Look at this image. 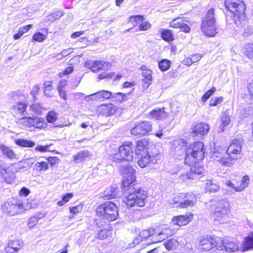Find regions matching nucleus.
<instances>
[{
    "label": "nucleus",
    "instance_id": "42",
    "mask_svg": "<svg viewBox=\"0 0 253 253\" xmlns=\"http://www.w3.org/2000/svg\"><path fill=\"white\" fill-rule=\"evenodd\" d=\"M165 246L168 250H174L178 247V242L176 240L171 239L166 242L165 243Z\"/></svg>",
    "mask_w": 253,
    "mask_h": 253
},
{
    "label": "nucleus",
    "instance_id": "25",
    "mask_svg": "<svg viewBox=\"0 0 253 253\" xmlns=\"http://www.w3.org/2000/svg\"><path fill=\"white\" fill-rule=\"evenodd\" d=\"M112 96V92L105 90H102L91 95L86 96L85 98L86 99H91L93 100H97L99 99H107L111 98Z\"/></svg>",
    "mask_w": 253,
    "mask_h": 253
},
{
    "label": "nucleus",
    "instance_id": "36",
    "mask_svg": "<svg viewBox=\"0 0 253 253\" xmlns=\"http://www.w3.org/2000/svg\"><path fill=\"white\" fill-rule=\"evenodd\" d=\"M250 178L248 175H245L243 177L240 185L236 188V192H241L248 186L250 183Z\"/></svg>",
    "mask_w": 253,
    "mask_h": 253
},
{
    "label": "nucleus",
    "instance_id": "59",
    "mask_svg": "<svg viewBox=\"0 0 253 253\" xmlns=\"http://www.w3.org/2000/svg\"><path fill=\"white\" fill-rule=\"evenodd\" d=\"M44 93L46 95L50 96V95L47 93V91H50L52 89L51 82L50 81L45 82L44 84Z\"/></svg>",
    "mask_w": 253,
    "mask_h": 253
},
{
    "label": "nucleus",
    "instance_id": "6",
    "mask_svg": "<svg viewBox=\"0 0 253 253\" xmlns=\"http://www.w3.org/2000/svg\"><path fill=\"white\" fill-rule=\"evenodd\" d=\"M243 141L242 138H235L232 140L230 145L226 150L228 160L231 163V166L234 164L236 160L241 158Z\"/></svg>",
    "mask_w": 253,
    "mask_h": 253
},
{
    "label": "nucleus",
    "instance_id": "8",
    "mask_svg": "<svg viewBox=\"0 0 253 253\" xmlns=\"http://www.w3.org/2000/svg\"><path fill=\"white\" fill-rule=\"evenodd\" d=\"M1 163V162H0ZM21 169L19 165L15 164L6 169H4L0 165V173L2 175L5 181L7 183H12L15 178V173Z\"/></svg>",
    "mask_w": 253,
    "mask_h": 253
},
{
    "label": "nucleus",
    "instance_id": "7",
    "mask_svg": "<svg viewBox=\"0 0 253 253\" xmlns=\"http://www.w3.org/2000/svg\"><path fill=\"white\" fill-rule=\"evenodd\" d=\"M230 211L229 202L225 200H222L215 204L214 214L216 220L223 223L228 218Z\"/></svg>",
    "mask_w": 253,
    "mask_h": 253
},
{
    "label": "nucleus",
    "instance_id": "33",
    "mask_svg": "<svg viewBox=\"0 0 253 253\" xmlns=\"http://www.w3.org/2000/svg\"><path fill=\"white\" fill-rule=\"evenodd\" d=\"M46 122L43 118L33 117L32 126L35 128L42 129L46 127Z\"/></svg>",
    "mask_w": 253,
    "mask_h": 253
},
{
    "label": "nucleus",
    "instance_id": "13",
    "mask_svg": "<svg viewBox=\"0 0 253 253\" xmlns=\"http://www.w3.org/2000/svg\"><path fill=\"white\" fill-rule=\"evenodd\" d=\"M180 198L181 201L176 207L181 209L193 207L197 203L196 196L193 193H180Z\"/></svg>",
    "mask_w": 253,
    "mask_h": 253
},
{
    "label": "nucleus",
    "instance_id": "63",
    "mask_svg": "<svg viewBox=\"0 0 253 253\" xmlns=\"http://www.w3.org/2000/svg\"><path fill=\"white\" fill-rule=\"evenodd\" d=\"M151 27V24L148 22H145L141 23L139 26V29L141 31H146Z\"/></svg>",
    "mask_w": 253,
    "mask_h": 253
},
{
    "label": "nucleus",
    "instance_id": "5",
    "mask_svg": "<svg viewBox=\"0 0 253 253\" xmlns=\"http://www.w3.org/2000/svg\"><path fill=\"white\" fill-rule=\"evenodd\" d=\"M214 10L209 9L206 15L203 18L201 24V30L207 36L213 37L217 33Z\"/></svg>",
    "mask_w": 253,
    "mask_h": 253
},
{
    "label": "nucleus",
    "instance_id": "29",
    "mask_svg": "<svg viewBox=\"0 0 253 253\" xmlns=\"http://www.w3.org/2000/svg\"><path fill=\"white\" fill-rule=\"evenodd\" d=\"M204 170V168L196 163L191 168L190 171L187 173V177L189 179H195L197 175L203 173Z\"/></svg>",
    "mask_w": 253,
    "mask_h": 253
},
{
    "label": "nucleus",
    "instance_id": "62",
    "mask_svg": "<svg viewBox=\"0 0 253 253\" xmlns=\"http://www.w3.org/2000/svg\"><path fill=\"white\" fill-rule=\"evenodd\" d=\"M181 201L179 194L178 196L174 197L172 200H169V203L171 205H175L176 204H178L177 205H178Z\"/></svg>",
    "mask_w": 253,
    "mask_h": 253
},
{
    "label": "nucleus",
    "instance_id": "1",
    "mask_svg": "<svg viewBox=\"0 0 253 253\" xmlns=\"http://www.w3.org/2000/svg\"><path fill=\"white\" fill-rule=\"evenodd\" d=\"M120 171L123 178V187L126 192L123 202L128 208L144 207L147 202L148 193L141 187L134 184L136 181L135 170L127 165L122 167Z\"/></svg>",
    "mask_w": 253,
    "mask_h": 253
},
{
    "label": "nucleus",
    "instance_id": "16",
    "mask_svg": "<svg viewBox=\"0 0 253 253\" xmlns=\"http://www.w3.org/2000/svg\"><path fill=\"white\" fill-rule=\"evenodd\" d=\"M133 143L131 141L126 142L119 147V152L122 153L123 157L125 158V161H130L133 160Z\"/></svg>",
    "mask_w": 253,
    "mask_h": 253
},
{
    "label": "nucleus",
    "instance_id": "50",
    "mask_svg": "<svg viewBox=\"0 0 253 253\" xmlns=\"http://www.w3.org/2000/svg\"><path fill=\"white\" fill-rule=\"evenodd\" d=\"M63 15V13L61 11H57L47 16V20L49 21H54L59 19Z\"/></svg>",
    "mask_w": 253,
    "mask_h": 253
},
{
    "label": "nucleus",
    "instance_id": "64",
    "mask_svg": "<svg viewBox=\"0 0 253 253\" xmlns=\"http://www.w3.org/2000/svg\"><path fill=\"white\" fill-rule=\"evenodd\" d=\"M253 34V27L251 26H248L244 31V35L245 36H248Z\"/></svg>",
    "mask_w": 253,
    "mask_h": 253
},
{
    "label": "nucleus",
    "instance_id": "34",
    "mask_svg": "<svg viewBox=\"0 0 253 253\" xmlns=\"http://www.w3.org/2000/svg\"><path fill=\"white\" fill-rule=\"evenodd\" d=\"M154 230L153 229L150 230H143L141 231V232L139 234V236L141 239V240L143 241L146 239H149L150 238H151V242H149L147 243V245H149L151 244V243H153L152 239V236L154 234Z\"/></svg>",
    "mask_w": 253,
    "mask_h": 253
},
{
    "label": "nucleus",
    "instance_id": "22",
    "mask_svg": "<svg viewBox=\"0 0 253 253\" xmlns=\"http://www.w3.org/2000/svg\"><path fill=\"white\" fill-rule=\"evenodd\" d=\"M27 107L26 103L23 102H19L12 108V112L15 116L21 117L24 116L26 114V110Z\"/></svg>",
    "mask_w": 253,
    "mask_h": 253
},
{
    "label": "nucleus",
    "instance_id": "51",
    "mask_svg": "<svg viewBox=\"0 0 253 253\" xmlns=\"http://www.w3.org/2000/svg\"><path fill=\"white\" fill-rule=\"evenodd\" d=\"M73 194L72 193H67L65 194L63 197L62 199L58 202L57 205L59 206H63L64 204L66 203L69 201V200L71 199L73 197Z\"/></svg>",
    "mask_w": 253,
    "mask_h": 253
},
{
    "label": "nucleus",
    "instance_id": "30",
    "mask_svg": "<svg viewBox=\"0 0 253 253\" xmlns=\"http://www.w3.org/2000/svg\"><path fill=\"white\" fill-rule=\"evenodd\" d=\"M0 152L4 158L10 160L16 159V155L10 147H7L4 144H0Z\"/></svg>",
    "mask_w": 253,
    "mask_h": 253
},
{
    "label": "nucleus",
    "instance_id": "40",
    "mask_svg": "<svg viewBox=\"0 0 253 253\" xmlns=\"http://www.w3.org/2000/svg\"><path fill=\"white\" fill-rule=\"evenodd\" d=\"M171 61L168 59H162L158 63L159 68L162 71H167L171 66Z\"/></svg>",
    "mask_w": 253,
    "mask_h": 253
},
{
    "label": "nucleus",
    "instance_id": "57",
    "mask_svg": "<svg viewBox=\"0 0 253 253\" xmlns=\"http://www.w3.org/2000/svg\"><path fill=\"white\" fill-rule=\"evenodd\" d=\"M73 49L71 48H69L68 49H64L60 53L58 54L59 56H61V57H58V59H61L63 57H65L69 54H71L73 52Z\"/></svg>",
    "mask_w": 253,
    "mask_h": 253
},
{
    "label": "nucleus",
    "instance_id": "17",
    "mask_svg": "<svg viewBox=\"0 0 253 253\" xmlns=\"http://www.w3.org/2000/svg\"><path fill=\"white\" fill-rule=\"evenodd\" d=\"M140 69L142 71L143 77L142 81L143 90L146 91L149 86L152 84L153 81L152 75L153 72L152 70L147 69L144 65L141 66Z\"/></svg>",
    "mask_w": 253,
    "mask_h": 253
},
{
    "label": "nucleus",
    "instance_id": "39",
    "mask_svg": "<svg viewBox=\"0 0 253 253\" xmlns=\"http://www.w3.org/2000/svg\"><path fill=\"white\" fill-rule=\"evenodd\" d=\"M32 121L33 117H23L18 120L17 123L27 127H31L32 126Z\"/></svg>",
    "mask_w": 253,
    "mask_h": 253
},
{
    "label": "nucleus",
    "instance_id": "28",
    "mask_svg": "<svg viewBox=\"0 0 253 253\" xmlns=\"http://www.w3.org/2000/svg\"><path fill=\"white\" fill-rule=\"evenodd\" d=\"M92 155L87 150H84L79 152L73 156V161L75 164L83 162L85 160L90 158Z\"/></svg>",
    "mask_w": 253,
    "mask_h": 253
},
{
    "label": "nucleus",
    "instance_id": "14",
    "mask_svg": "<svg viewBox=\"0 0 253 253\" xmlns=\"http://www.w3.org/2000/svg\"><path fill=\"white\" fill-rule=\"evenodd\" d=\"M226 150L222 147L215 148L212 152L211 158L219 162L223 166H231V163L228 160V157H225Z\"/></svg>",
    "mask_w": 253,
    "mask_h": 253
},
{
    "label": "nucleus",
    "instance_id": "21",
    "mask_svg": "<svg viewBox=\"0 0 253 253\" xmlns=\"http://www.w3.org/2000/svg\"><path fill=\"white\" fill-rule=\"evenodd\" d=\"M222 245L223 247L220 250H225L229 253L235 252L240 249V246L237 241L224 240L223 241Z\"/></svg>",
    "mask_w": 253,
    "mask_h": 253
},
{
    "label": "nucleus",
    "instance_id": "23",
    "mask_svg": "<svg viewBox=\"0 0 253 253\" xmlns=\"http://www.w3.org/2000/svg\"><path fill=\"white\" fill-rule=\"evenodd\" d=\"M140 155V158L137 161V164L142 168H144L150 163H155L156 161L155 157L151 156L148 153H144Z\"/></svg>",
    "mask_w": 253,
    "mask_h": 253
},
{
    "label": "nucleus",
    "instance_id": "3",
    "mask_svg": "<svg viewBox=\"0 0 253 253\" xmlns=\"http://www.w3.org/2000/svg\"><path fill=\"white\" fill-rule=\"evenodd\" d=\"M225 7L234 14V21L238 27L245 24V5L242 0H225Z\"/></svg>",
    "mask_w": 253,
    "mask_h": 253
},
{
    "label": "nucleus",
    "instance_id": "11",
    "mask_svg": "<svg viewBox=\"0 0 253 253\" xmlns=\"http://www.w3.org/2000/svg\"><path fill=\"white\" fill-rule=\"evenodd\" d=\"M152 129V124L148 121H142L134 126L130 130L132 135L134 136L145 135Z\"/></svg>",
    "mask_w": 253,
    "mask_h": 253
},
{
    "label": "nucleus",
    "instance_id": "12",
    "mask_svg": "<svg viewBox=\"0 0 253 253\" xmlns=\"http://www.w3.org/2000/svg\"><path fill=\"white\" fill-rule=\"evenodd\" d=\"M2 209L4 212L13 216L22 213L24 211V206L20 202L14 204L7 201L3 204Z\"/></svg>",
    "mask_w": 253,
    "mask_h": 253
},
{
    "label": "nucleus",
    "instance_id": "46",
    "mask_svg": "<svg viewBox=\"0 0 253 253\" xmlns=\"http://www.w3.org/2000/svg\"><path fill=\"white\" fill-rule=\"evenodd\" d=\"M112 98L115 99L117 102H121L125 100L126 94L121 92L112 93Z\"/></svg>",
    "mask_w": 253,
    "mask_h": 253
},
{
    "label": "nucleus",
    "instance_id": "47",
    "mask_svg": "<svg viewBox=\"0 0 253 253\" xmlns=\"http://www.w3.org/2000/svg\"><path fill=\"white\" fill-rule=\"evenodd\" d=\"M46 39V36L40 32L35 33L33 36V40L38 42H42Z\"/></svg>",
    "mask_w": 253,
    "mask_h": 253
},
{
    "label": "nucleus",
    "instance_id": "44",
    "mask_svg": "<svg viewBox=\"0 0 253 253\" xmlns=\"http://www.w3.org/2000/svg\"><path fill=\"white\" fill-rule=\"evenodd\" d=\"M206 189L210 192H215L219 189V186L215 183H213L211 180L207 181Z\"/></svg>",
    "mask_w": 253,
    "mask_h": 253
},
{
    "label": "nucleus",
    "instance_id": "43",
    "mask_svg": "<svg viewBox=\"0 0 253 253\" xmlns=\"http://www.w3.org/2000/svg\"><path fill=\"white\" fill-rule=\"evenodd\" d=\"M161 35L163 39L166 41L171 42L174 40L171 31L170 30H163Z\"/></svg>",
    "mask_w": 253,
    "mask_h": 253
},
{
    "label": "nucleus",
    "instance_id": "20",
    "mask_svg": "<svg viewBox=\"0 0 253 253\" xmlns=\"http://www.w3.org/2000/svg\"><path fill=\"white\" fill-rule=\"evenodd\" d=\"M209 129V126L204 123H197L192 126L193 132L195 135H204L208 132Z\"/></svg>",
    "mask_w": 253,
    "mask_h": 253
},
{
    "label": "nucleus",
    "instance_id": "52",
    "mask_svg": "<svg viewBox=\"0 0 253 253\" xmlns=\"http://www.w3.org/2000/svg\"><path fill=\"white\" fill-rule=\"evenodd\" d=\"M215 91L216 88L214 87L208 90L202 96V100L203 102H206Z\"/></svg>",
    "mask_w": 253,
    "mask_h": 253
},
{
    "label": "nucleus",
    "instance_id": "9",
    "mask_svg": "<svg viewBox=\"0 0 253 253\" xmlns=\"http://www.w3.org/2000/svg\"><path fill=\"white\" fill-rule=\"evenodd\" d=\"M84 66L90 69L92 72L97 73L101 70H109L111 67L112 64L104 61L88 60L84 63Z\"/></svg>",
    "mask_w": 253,
    "mask_h": 253
},
{
    "label": "nucleus",
    "instance_id": "41",
    "mask_svg": "<svg viewBox=\"0 0 253 253\" xmlns=\"http://www.w3.org/2000/svg\"><path fill=\"white\" fill-rule=\"evenodd\" d=\"M7 245L11 247V248H12L18 253L19 250L23 246V244L21 241L19 240H15L9 241L7 244Z\"/></svg>",
    "mask_w": 253,
    "mask_h": 253
},
{
    "label": "nucleus",
    "instance_id": "19",
    "mask_svg": "<svg viewBox=\"0 0 253 253\" xmlns=\"http://www.w3.org/2000/svg\"><path fill=\"white\" fill-rule=\"evenodd\" d=\"M193 215L192 213H186L185 215L174 216L172 219V223L175 225L184 226L188 224L192 220Z\"/></svg>",
    "mask_w": 253,
    "mask_h": 253
},
{
    "label": "nucleus",
    "instance_id": "18",
    "mask_svg": "<svg viewBox=\"0 0 253 253\" xmlns=\"http://www.w3.org/2000/svg\"><path fill=\"white\" fill-rule=\"evenodd\" d=\"M187 22L184 17H177L169 22V27L173 28H179L185 33H189L190 31V26L185 23Z\"/></svg>",
    "mask_w": 253,
    "mask_h": 253
},
{
    "label": "nucleus",
    "instance_id": "58",
    "mask_svg": "<svg viewBox=\"0 0 253 253\" xmlns=\"http://www.w3.org/2000/svg\"><path fill=\"white\" fill-rule=\"evenodd\" d=\"M83 209V205H78L70 209V212L73 214H77L80 212Z\"/></svg>",
    "mask_w": 253,
    "mask_h": 253
},
{
    "label": "nucleus",
    "instance_id": "54",
    "mask_svg": "<svg viewBox=\"0 0 253 253\" xmlns=\"http://www.w3.org/2000/svg\"><path fill=\"white\" fill-rule=\"evenodd\" d=\"M56 119V114L53 111L49 112L46 116V120L48 123H53L55 122Z\"/></svg>",
    "mask_w": 253,
    "mask_h": 253
},
{
    "label": "nucleus",
    "instance_id": "61",
    "mask_svg": "<svg viewBox=\"0 0 253 253\" xmlns=\"http://www.w3.org/2000/svg\"><path fill=\"white\" fill-rule=\"evenodd\" d=\"M73 71V67L69 66L67 67L64 71L59 73V76L63 77L64 76L71 74Z\"/></svg>",
    "mask_w": 253,
    "mask_h": 253
},
{
    "label": "nucleus",
    "instance_id": "37",
    "mask_svg": "<svg viewBox=\"0 0 253 253\" xmlns=\"http://www.w3.org/2000/svg\"><path fill=\"white\" fill-rule=\"evenodd\" d=\"M221 125L219 126L221 131H223L224 127L228 126L230 123V119L229 116L225 113H223L221 116Z\"/></svg>",
    "mask_w": 253,
    "mask_h": 253
},
{
    "label": "nucleus",
    "instance_id": "15",
    "mask_svg": "<svg viewBox=\"0 0 253 253\" xmlns=\"http://www.w3.org/2000/svg\"><path fill=\"white\" fill-rule=\"evenodd\" d=\"M199 245L204 251H208L217 246V242L211 236H203L199 239Z\"/></svg>",
    "mask_w": 253,
    "mask_h": 253
},
{
    "label": "nucleus",
    "instance_id": "2",
    "mask_svg": "<svg viewBox=\"0 0 253 253\" xmlns=\"http://www.w3.org/2000/svg\"><path fill=\"white\" fill-rule=\"evenodd\" d=\"M174 145L175 151L178 155L185 154V163L189 166H191L196 161H200L204 159V144L201 141L196 142L188 146L185 142L179 140L175 141Z\"/></svg>",
    "mask_w": 253,
    "mask_h": 253
},
{
    "label": "nucleus",
    "instance_id": "10",
    "mask_svg": "<svg viewBox=\"0 0 253 253\" xmlns=\"http://www.w3.org/2000/svg\"><path fill=\"white\" fill-rule=\"evenodd\" d=\"M175 233L174 229L167 226H164L154 233L152 241L153 243L161 242L168 238V237L172 236Z\"/></svg>",
    "mask_w": 253,
    "mask_h": 253
},
{
    "label": "nucleus",
    "instance_id": "60",
    "mask_svg": "<svg viewBox=\"0 0 253 253\" xmlns=\"http://www.w3.org/2000/svg\"><path fill=\"white\" fill-rule=\"evenodd\" d=\"M31 109L35 113L41 114L42 112V107L39 104H34L31 106Z\"/></svg>",
    "mask_w": 253,
    "mask_h": 253
},
{
    "label": "nucleus",
    "instance_id": "24",
    "mask_svg": "<svg viewBox=\"0 0 253 253\" xmlns=\"http://www.w3.org/2000/svg\"><path fill=\"white\" fill-rule=\"evenodd\" d=\"M149 145V141L146 138H143L138 140L136 142L135 153L136 155H141L144 153H148V146Z\"/></svg>",
    "mask_w": 253,
    "mask_h": 253
},
{
    "label": "nucleus",
    "instance_id": "26",
    "mask_svg": "<svg viewBox=\"0 0 253 253\" xmlns=\"http://www.w3.org/2000/svg\"><path fill=\"white\" fill-rule=\"evenodd\" d=\"M98 109L104 116H110L116 112L117 107L112 104H104L100 106Z\"/></svg>",
    "mask_w": 253,
    "mask_h": 253
},
{
    "label": "nucleus",
    "instance_id": "31",
    "mask_svg": "<svg viewBox=\"0 0 253 253\" xmlns=\"http://www.w3.org/2000/svg\"><path fill=\"white\" fill-rule=\"evenodd\" d=\"M119 190L116 185H112L104 192V197L106 199H111L116 197Z\"/></svg>",
    "mask_w": 253,
    "mask_h": 253
},
{
    "label": "nucleus",
    "instance_id": "49",
    "mask_svg": "<svg viewBox=\"0 0 253 253\" xmlns=\"http://www.w3.org/2000/svg\"><path fill=\"white\" fill-rule=\"evenodd\" d=\"M112 160L113 162H115L116 163H120L122 161H125V158L123 157V155L122 153L119 152V148L118 149V152L115 153L112 157Z\"/></svg>",
    "mask_w": 253,
    "mask_h": 253
},
{
    "label": "nucleus",
    "instance_id": "53",
    "mask_svg": "<svg viewBox=\"0 0 253 253\" xmlns=\"http://www.w3.org/2000/svg\"><path fill=\"white\" fill-rule=\"evenodd\" d=\"M39 219H40V218H39L36 216L31 217L29 219L28 223V227L30 228H32L33 227H34L37 224V223L38 222Z\"/></svg>",
    "mask_w": 253,
    "mask_h": 253
},
{
    "label": "nucleus",
    "instance_id": "38",
    "mask_svg": "<svg viewBox=\"0 0 253 253\" xmlns=\"http://www.w3.org/2000/svg\"><path fill=\"white\" fill-rule=\"evenodd\" d=\"M16 144L21 147H33L35 146L34 142L24 139H19L15 141Z\"/></svg>",
    "mask_w": 253,
    "mask_h": 253
},
{
    "label": "nucleus",
    "instance_id": "56",
    "mask_svg": "<svg viewBox=\"0 0 253 253\" xmlns=\"http://www.w3.org/2000/svg\"><path fill=\"white\" fill-rule=\"evenodd\" d=\"M114 75V72H111V73H105L103 72L101 74H100L98 76V79L99 80L104 79L106 78H109L111 79L113 78V76Z\"/></svg>",
    "mask_w": 253,
    "mask_h": 253
},
{
    "label": "nucleus",
    "instance_id": "27",
    "mask_svg": "<svg viewBox=\"0 0 253 253\" xmlns=\"http://www.w3.org/2000/svg\"><path fill=\"white\" fill-rule=\"evenodd\" d=\"M168 115V113L165 111L164 108H157L150 113V115L152 118L159 120L166 119Z\"/></svg>",
    "mask_w": 253,
    "mask_h": 253
},
{
    "label": "nucleus",
    "instance_id": "55",
    "mask_svg": "<svg viewBox=\"0 0 253 253\" xmlns=\"http://www.w3.org/2000/svg\"><path fill=\"white\" fill-rule=\"evenodd\" d=\"M109 231L106 229L101 230L97 235V238L99 240H103L106 238L108 235Z\"/></svg>",
    "mask_w": 253,
    "mask_h": 253
},
{
    "label": "nucleus",
    "instance_id": "32",
    "mask_svg": "<svg viewBox=\"0 0 253 253\" xmlns=\"http://www.w3.org/2000/svg\"><path fill=\"white\" fill-rule=\"evenodd\" d=\"M243 244V247H241L243 251L253 249V232L245 238Z\"/></svg>",
    "mask_w": 253,
    "mask_h": 253
},
{
    "label": "nucleus",
    "instance_id": "45",
    "mask_svg": "<svg viewBox=\"0 0 253 253\" xmlns=\"http://www.w3.org/2000/svg\"><path fill=\"white\" fill-rule=\"evenodd\" d=\"M36 169L41 171H45L49 168L48 164L46 162H40L35 164Z\"/></svg>",
    "mask_w": 253,
    "mask_h": 253
},
{
    "label": "nucleus",
    "instance_id": "48",
    "mask_svg": "<svg viewBox=\"0 0 253 253\" xmlns=\"http://www.w3.org/2000/svg\"><path fill=\"white\" fill-rule=\"evenodd\" d=\"M223 101V97L222 96H215L212 97L210 101V106H215L218 104L221 103Z\"/></svg>",
    "mask_w": 253,
    "mask_h": 253
},
{
    "label": "nucleus",
    "instance_id": "35",
    "mask_svg": "<svg viewBox=\"0 0 253 253\" xmlns=\"http://www.w3.org/2000/svg\"><path fill=\"white\" fill-rule=\"evenodd\" d=\"M32 25L29 24L20 27L18 30V33L13 35L14 39L18 40L24 34L29 31L32 28Z\"/></svg>",
    "mask_w": 253,
    "mask_h": 253
},
{
    "label": "nucleus",
    "instance_id": "4",
    "mask_svg": "<svg viewBox=\"0 0 253 253\" xmlns=\"http://www.w3.org/2000/svg\"><path fill=\"white\" fill-rule=\"evenodd\" d=\"M96 214L103 220L114 221L119 216L117 206L112 202H106L99 205L96 209Z\"/></svg>",
    "mask_w": 253,
    "mask_h": 253
}]
</instances>
